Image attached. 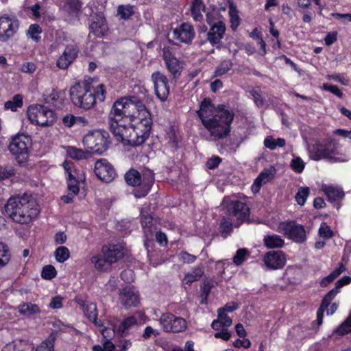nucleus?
Instances as JSON below:
<instances>
[{
	"mask_svg": "<svg viewBox=\"0 0 351 351\" xmlns=\"http://www.w3.org/2000/svg\"><path fill=\"white\" fill-rule=\"evenodd\" d=\"M108 125L118 141L135 147L149 136L152 119L142 99L132 95L114 103L108 114Z\"/></svg>",
	"mask_w": 351,
	"mask_h": 351,
	"instance_id": "nucleus-1",
	"label": "nucleus"
},
{
	"mask_svg": "<svg viewBox=\"0 0 351 351\" xmlns=\"http://www.w3.org/2000/svg\"><path fill=\"white\" fill-rule=\"evenodd\" d=\"M197 114L214 141L225 138L230 134L234 117L232 109L223 104L215 107L211 101L206 98L201 102Z\"/></svg>",
	"mask_w": 351,
	"mask_h": 351,
	"instance_id": "nucleus-2",
	"label": "nucleus"
},
{
	"mask_svg": "<svg viewBox=\"0 0 351 351\" xmlns=\"http://www.w3.org/2000/svg\"><path fill=\"white\" fill-rule=\"evenodd\" d=\"M5 211L13 221L27 224L37 217L40 209L32 195L24 193L11 196L5 205Z\"/></svg>",
	"mask_w": 351,
	"mask_h": 351,
	"instance_id": "nucleus-3",
	"label": "nucleus"
},
{
	"mask_svg": "<svg viewBox=\"0 0 351 351\" xmlns=\"http://www.w3.org/2000/svg\"><path fill=\"white\" fill-rule=\"evenodd\" d=\"M70 97L75 106L90 109L94 106L97 99L99 101H104V86L101 84L95 88L87 81L75 83L70 89Z\"/></svg>",
	"mask_w": 351,
	"mask_h": 351,
	"instance_id": "nucleus-4",
	"label": "nucleus"
},
{
	"mask_svg": "<svg viewBox=\"0 0 351 351\" xmlns=\"http://www.w3.org/2000/svg\"><path fill=\"white\" fill-rule=\"evenodd\" d=\"M339 144L335 139H324L307 145L309 158L315 161L327 160L331 162H339Z\"/></svg>",
	"mask_w": 351,
	"mask_h": 351,
	"instance_id": "nucleus-5",
	"label": "nucleus"
},
{
	"mask_svg": "<svg viewBox=\"0 0 351 351\" xmlns=\"http://www.w3.org/2000/svg\"><path fill=\"white\" fill-rule=\"evenodd\" d=\"M83 143L88 152L101 155L109 148L111 141L107 131L99 130L86 134Z\"/></svg>",
	"mask_w": 351,
	"mask_h": 351,
	"instance_id": "nucleus-6",
	"label": "nucleus"
},
{
	"mask_svg": "<svg viewBox=\"0 0 351 351\" xmlns=\"http://www.w3.org/2000/svg\"><path fill=\"white\" fill-rule=\"evenodd\" d=\"M27 114L32 123L41 126L51 125L55 121L53 111L42 105L30 106Z\"/></svg>",
	"mask_w": 351,
	"mask_h": 351,
	"instance_id": "nucleus-7",
	"label": "nucleus"
},
{
	"mask_svg": "<svg viewBox=\"0 0 351 351\" xmlns=\"http://www.w3.org/2000/svg\"><path fill=\"white\" fill-rule=\"evenodd\" d=\"M32 145V140L29 136L23 134H17L12 137L8 146L10 153L16 158H21L25 160L28 156L29 149Z\"/></svg>",
	"mask_w": 351,
	"mask_h": 351,
	"instance_id": "nucleus-8",
	"label": "nucleus"
},
{
	"mask_svg": "<svg viewBox=\"0 0 351 351\" xmlns=\"http://www.w3.org/2000/svg\"><path fill=\"white\" fill-rule=\"evenodd\" d=\"M19 21L15 16L4 14L0 17V42L6 43L17 33Z\"/></svg>",
	"mask_w": 351,
	"mask_h": 351,
	"instance_id": "nucleus-9",
	"label": "nucleus"
},
{
	"mask_svg": "<svg viewBox=\"0 0 351 351\" xmlns=\"http://www.w3.org/2000/svg\"><path fill=\"white\" fill-rule=\"evenodd\" d=\"M222 206L226 209L228 213L235 217L237 219L244 221L250 217L249 207L239 200L231 199L229 197H225L222 201Z\"/></svg>",
	"mask_w": 351,
	"mask_h": 351,
	"instance_id": "nucleus-10",
	"label": "nucleus"
},
{
	"mask_svg": "<svg viewBox=\"0 0 351 351\" xmlns=\"http://www.w3.org/2000/svg\"><path fill=\"white\" fill-rule=\"evenodd\" d=\"M160 324L167 332H180L186 328V322L180 317L171 313H163L159 319Z\"/></svg>",
	"mask_w": 351,
	"mask_h": 351,
	"instance_id": "nucleus-11",
	"label": "nucleus"
},
{
	"mask_svg": "<svg viewBox=\"0 0 351 351\" xmlns=\"http://www.w3.org/2000/svg\"><path fill=\"white\" fill-rule=\"evenodd\" d=\"M279 228L295 243H301L306 239L304 227L295 221L282 222L279 225Z\"/></svg>",
	"mask_w": 351,
	"mask_h": 351,
	"instance_id": "nucleus-12",
	"label": "nucleus"
},
{
	"mask_svg": "<svg viewBox=\"0 0 351 351\" xmlns=\"http://www.w3.org/2000/svg\"><path fill=\"white\" fill-rule=\"evenodd\" d=\"M94 171L97 178L105 182H112L116 176L114 168L104 158L96 161Z\"/></svg>",
	"mask_w": 351,
	"mask_h": 351,
	"instance_id": "nucleus-13",
	"label": "nucleus"
},
{
	"mask_svg": "<svg viewBox=\"0 0 351 351\" xmlns=\"http://www.w3.org/2000/svg\"><path fill=\"white\" fill-rule=\"evenodd\" d=\"M152 80L154 84V91L160 101H165L169 94V86L167 77L159 71L152 75Z\"/></svg>",
	"mask_w": 351,
	"mask_h": 351,
	"instance_id": "nucleus-14",
	"label": "nucleus"
},
{
	"mask_svg": "<svg viewBox=\"0 0 351 351\" xmlns=\"http://www.w3.org/2000/svg\"><path fill=\"white\" fill-rule=\"evenodd\" d=\"M173 38L182 43L189 44L193 40L195 32L192 25L183 23L171 29Z\"/></svg>",
	"mask_w": 351,
	"mask_h": 351,
	"instance_id": "nucleus-15",
	"label": "nucleus"
},
{
	"mask_svg": "<svg viewBox=\"0 0 351 351\" xmlns=\"http://www.w3.org/2000/svg\"><path fill=\"white\" fill-rule=\"evenodd\" d=\"M68 189L73 195H77L80 191L79 184L84 179V176H78L76 170L73 171L71 165L67 162L63 163Z\"/></svg>",
	"mask_w": 351,
	"mask_h": 351,
	"instance_id": "nucleus-16",
	"label": "nucleus"
},
{
	"mask_svg": "<svg viewBox=\"0 0 351 351\" xmlns=\"http://www.w3.org/2000/svg\"><path fill=\"white\" fill-rule=\"evenodd\" d=\"M226 29L225 23L223 21H218L212 25L206 33V41L209 42L212 46L219 49Z\"/></svg>",
	"mask_w": 351,
	"mask_h": 351,
	"instance_id": "nucleus-17",
	"label": "nucleus"
},
{
	"mask_svg": "<svg viewBox=\"0 0 351 351\" xmlns=\"http://www.w3.org/2000/svg\"><path fill=\"white\" fill-rule=\"evenodd\" d=\"M265 265L270 269L282 268L286 264V256L282 251H269L263 258Z\"/></svg>",
	"mask_w": 351,
	"mask_h": 351,
	"instance_id": "nucleus-18",
	"label": "nucleus"
},
{
	"mask_svg": "<svg viewBox=\"0 0 351 351\" xmlns=\"http://www.w3.org/2000/svg\"><path fill=\"white\" fill-rule=\"evenodd\" d=\"M78 49L75 45H67L62 54L57 60L56 65L60 69H66L75 60Z\"/></svg>",
	"mask_w": 351,
	"mask_h": 351,
	"instance_id": "nucleus-19",
	"label": "nucleus"
},
{
	"mask_svg": "<svg viewBox=\"0 0 351 351\" xmlns=\"http://www.w3.org/2000/svg\"><path fill=\"white\" fill-rule=\"evenodd\" d=\"M119 300L125 308L136 306L139 302L138 293L133 287L128 286L121 290Z\"/></svg>",
	"mask_w": 351,
	"mask_h": 351,
	"instance_id": "nucleus-20",
	"label": "nucleus"
},
{
	"mask_svg": "<svg viewBox=\"0 0 351 351\" xmlns=\"http://www.w3.org/2000/svg\"><path fill=\"white\" fill-rule=\"evenodd\" d=\"M101 252L110 265L117 262L124 255L123 249L119 245H104L102 247Z\"/></svg>",
	"mask_w": 351,
	"mask_h": 351,
	"instance_id": "nucleus-21",
	"label": "nucleus"
},
{
	"mask_svg": "<svg viewBox=\"0 0 351 351\" xmlns=\"http://www.w3.org/2000/svg\"><path fill=\"white\" fill-rule=\"evenodd\" d=\"M339 292V289L335 287V288L327 293L324 297L322 304L317 311V321L318 326H320L323 322V316L326 308L328 307L330 302L335 298Z\"/></svg>",
	"mask_w": 351,
	"mask_h": 351,
	"instance_id": "nucleus-22",
	"label": "nucleus"
},
{
	"mask_svg": "<svg viewBox=\"0 0 351 351\" xmlns=\"http://www.w3.org/2000/svg\"><path fill=\"white\" fill-rule=\"evenodd\" d=\"M90 32L97 37H104L108 31L105 19L101 15H97L90 25Z\"/></svg>",
	"mask_w": 351,
	"mask_h": 351,
	"instance_id": "nucleus-23",
	"label": "nucleus"
},
{
	"mask_svg": "<svg viewBox=\"0 0 351 351\" xmlns=\"http://www.w3.org/2000/svg\"><path fill=\"white\" fill-rule=\"evenodd\" d=\"M83 311L85 316L97 327L102 326V322L97 319L96 304L93 302L83 303Z\"/></svg>",
	"mask_w": 351,
	"mask_h": 351,
	"instance_id": "nucleus-24",
	"label": "nucleus"
},
{
	"mask_svg": "<svg viewBox=\"0 0 351 351\" xmlns=\"http://www.w3.org/2000/svg\"><path fill=\"white\" fill-rule=\"evenodd\" d=\"M274 177L273 170L265 169L262 171L259 176L255 179L252 185V191L254 192H258L261 186L271 180Z\"/></svg>",
	"mask_w": 351,
	"mask_h": 351,
	"instance_id": "nucleus-25",
	"label": "nucleus"
},
{
	"mask_svg": "<svg viewBox=\"0 0 351 351\" xmlns=\"http://www.w3.org/2000/svg\"><path fill=\"white\" fill-rule=\"evenodd\" d=\"M323 191L331 202L341 200L344 197V192L337 186H323Z\"/></svg>",
	"mask_w": 351,
	"mask_h": 351,
	"instance_id": "nucleus-26",
	"label": "nucleus"
},
{
	"mask_svg": "<svg viewBox=\"0 0 351 351\" xmlns=\"http://www.w3.org/2000/svg\"><path fill=\"white\" fill-rule=\"evenodd\" d=\"M263 243L268 249L281 248L285 245V240L280 235L273 234L265 235Z\"/></svg>",
	"mask_w": 351,
	"mask_h": 351,
	"instance_id": "nucleus-27",
	"label": "nucleus"
},
{
	"mask_svg": "<svg viewBox=\"0 0 351 351\" xmlns=\"http://www.w3.org/2000/svg\"><path fill=\"white\" fill-rule=\"evenodd\" d=\"M91 263L94 265L95 268L99 271H108L111 269V265L106 260L104 254H96L91 257Z\"/></svg>",
	"mask_w": 351,
	"mask_h": 351,
	"instance_id": "nucleus-28",
	"label": "nucleus"
},
{
	"mask_svg": "<svg viewBox=\"0 0 351 351\" xmlns=\"http://www.w3.org/2000/svg\"><path fill=\"white\" fill-rule=\"evenodd\" d=\"M125 180L128 185L132 186H139L142 182L140 173L134 169H130L125 174Z\"/></svg>",
	"mask_w": 351,
	"mask_h": 351,
	"instance_id": "nucleus-29",
	"label": "nucleus"
},
{
	"mask_svg": "<svg viewBox=\"0 0 351 351\" xmlns=\"http://www.w3.org/2000/svg\"><path fill=\"white\" fill-rule=\"evenodd\" d=\"M205 9V5L202 0H193L191 5V15L196 21H200L203 19L202 11Z\"/></svg>",
	"mask_w": 351,
	"mask_h": 351,
	"instance_id": "nucleus-30",
	"label": "nucleus"
},
{
	"mask_svg": "<svg viewBox=\"0 0 351 351\" xmlns=\"http://www.w3.org/2000/svg\"><path fill=\"white\" fill-rule=\"evenodd\" d=\"M204 274V271L200 267H194L191 272L185 274L184 281L186 285H191L193 282L200 279Z\"/></svg>",
	"mask_w": 351,
	"mask_h": 351,
	"instance_id": "nucleus-31",
	"label": "nucleus"
},
{
	"mask_svg": "<svg viewBox=\"0 0 351 351\" xmlns=\"http://www.w3.org/2000/svg\"><path fill=\"white\" fill-rule=\"evenodd\" d=\"M20 313L31 316L40 313V310L38 306L31 302L23 303L19 306Z\"/></svg>",
	"mask_w": 351,
	"mask_h": 351,
	"instance_id": "nucleus-32",
	"label": "nucleus"
},
{
	"mask_svg": "<svg viewBox=\"0 0 351 351\" xmlns=\"http://www.w3.org/2000/svg\"><path fill=\"white\" fill-rule=\"evenodd\" d=\"M345 270V267L343 263H340L339 267L335 269L333 271H332L328 276L324 278L321 282L320 285L322 287H325L328 286L331 282H332L335 278H337L343 271Z\"/></svg>",
	"mask_w": 351,
	"mask_h": 351,
	"instance_id": "nucleus-33",
	"label": "nucleus"
},
{
	"mask_svg": "<svg viewBox=\"0 0 351 351\" xmlns=\"http://www.w3.org/2000/svg\"><path fill=\"white\" fill-rule=\"evenodd\" d=\"M1 351H33V348L23 341L15 345L14 342L6 344Z\"/></svg>",
	"mask_w": 351,
	"mask_h": 351,
	"instance_id": "nucleus-34",
	"label": "nucleus"
},
{
	"mask_svg": "<svg viewBox=\"0 0 351 351\" xmlns=\"http://www.w3.org/2000/svg\"><path fill=\"white\" fill-rule=\"evenodd\" d=\"M11 253L8 246L0 242V269L5 267L10 261Z\"/></svg>",
	"mask_w": 351,
	"mask_h": 351,
	"instance_id": "nucleus-35",
	"label": "nucleus"
},
{
	"mask_svg": "<svg viewBox=\"0 0 351 351\" xmlns=\"http://www.w3.org/2000/svg\"><path fill=\"white\" fill-rule=\"evenodd\" d=\"M165 64L173 77L176 78L180 75L182 66L178 59L175 58L170 61L165 62Z\"/></svg>",
	"mask_w": 351,
	"mask_h": 351,
	"instance_id": "nucleus-36",
	"label": "nucleus"
},
{
	"mask_svg": "<svg viewBox=\"0 0 351 351\" xmlns=\"http://www.w3.org/2000/svg\"><path fill=\"white\" fill-rule=\"evenodd\" d=\"M286 144V141L282 138L277 139L272 136H267L264 140V145L270 150H274L277 147H283Z\"/></svg>",
	"mask_w": 351,
	"mask_h": 351,
	"instance_id": "nucleus-37",
	"label": "nucleus"
},
{
	"mask_svg": "<svg viewBox=\"0 0 351 351\" xmlns=\"http://www.w3.org/2000/svg\"><path fill=\"white\" fill-rule=\"evenodd\" d=\"M137 323L136 318L134 316H130L125 319L122 322L120 323L118 328V332L121 336L125 335L127 330L130 327L136 325Z\"/></svg>",
	"mask_w": 351,
	"mask_h": 351,
	"instance_id": "nucleus-38",
	"label": "nucleus"
},
{
	"mask_svg": "<svg viewBox=\"0 0 351 351\" xmlns=\"http://www.w3.org/2000/svg\"><path fill=\"white\" fill-rule=\"evenodd\" d=\"M5 108L10 109L12 111H16L18 108L23 106V97L20 94L15 95L12 100H9L5 103Z\"/></svg>",
	"mask_w": 351,
	"mask_h": 351,
	"instance_id": "nucleus-39",
	"label": "nucleus"
},
{
	"mask_svg": "<svg viewBox=\"0 0 351 351\" xmlns=\"http://www.w3.org/2000/svg\"><path fill=\"white\" fill-rule=\"evenodd\" d=\"M154 182V178L152 176L150 179L147 182H145V179H143V187L141 189H137L134 190V195L136 197L141 198L143 197H145L150 190V188Z\"/></svg>",
	"mask_w": 351,
	"mask_h": 351,
	"instance_id": "nucleus-40",
	"label": "nucleus"
},
{
	"mask_svg": "<svg viewBox=\"0 0 351 351\" xmlns=\"http://www.w3.org/2000/svg\"><path fill=\"white\" fill-rule=\"evenodd\" d=\"M233 63L230 60H224L216 68L215 75L221 76L232 69Z\"/></svg>",
	"mask_w": 351,
	"mask_h": 351,
	"instance_id": "nucleus-41",
	"label": "nucleus"
},
{
	"mask_svg": "<svg viewBox=\"0 0 351 351\" xmlns=\"http://www.w3.org/2000/svg\"><path fill=\"white\" fill-rule=\"evenodd\" d=\"M66 153L70 158L75 160L86 158L88 155V152H85L82 149H77L75 147H69Z\"/></svg>",
	"mask_w": 351,
	"mask_h": 351,
	"instance_id": "nucleus-42",
	"label": "nucleus"
},
{
	"mask_svg": "<svg viewBox=\"0 0 351 351\" xmlns=\"http://www.w3.org/2000/svg\"><path fill=\"white\" fill-rule=\"evenodd\" d=\"M54 255L58 262L64 263L69 258L70 252L66 247L60 246L56 250Z\"/></svg>",
	"mask_w": 351,
	"mask_h": 351,
	"instance_id": "nucleus-43",
	"label": "nucleus"
},
{
	"mask_svg": "<svg viewBox=\"0 0 351 351\" xmlns=\"http://www.w3.org/2000/svg\"><path fill=\"white\" fill-rule=\"evenodd\" d=\"M134 14L133 6L121 5L118 6L117 14L123 19H128Z\"/></svg>",
	"mask_w": 351,
	"mask_h": 351,
	"instance_id": "nucleus-44",
	"label": "nucleus"
},
{
	"mask_svg": "<svg viewBox=\"0 0 351 351\" xmlns=\"http://www.w3.org/2000/svg\"><path fill=\"white\" fill-rule=\"evenodd\" d=\"M42 32V28L38 24H32L29 27L27 36L31 38L35 42H38L40 40V36H38Z\"/></svg>",
	"mask_w": 351,
	"mask_h": 351,
	"instance_id": "nucleus-45",
	"label": "nucleus"
},
{
	"mask_svg": "<svg viewBox=\"0 0 351 351\" xmlns=\"http://www.w3.org/2000/svg\"><path fill=\"white\" fill-rule=\"evenodd\" d=\"M55 337L53 335L43 341L39 346L36 348V351H53L54 349Z\"/></svg>",
	"mask_w": 351,
	"mask_h": 351,
	"instance_id": "nucleus-46",
	"label": "nucleus"
},
{
	"mask_svg": "<svg viewBox=\"0 0 351 351\" xmlns=\"http://www.w3.org/2000/svg\"><path fill=\"white\" fill-rule=\"evenodd\" d=\"M351 332V313L347 319L334 331L339 335H344Z\"/></svg>",
	"mask_w": 351,
	"mask_h": 351,
	"instance_id": "nucleus-47",
	"label": "nucleus"
},
{
	"mask_svg": "<svg viewBox=\"0 0 351 351\" xmlns=\"http://www.w3.org/2000/svg\"><path fill=\"white\" fill-rule=\"evenodd\" d=\"M308 195L309 189L308 187H301L296 193L295 200L299 205L303 206Z\"/></svg>",
	"mask_w": 351,
	"mask_h": 351,
	"instance_id": "nucleus-48",
	"label": "nucleus"
},
{
	"mask_svg": "<svg viewBox=\"0 0 351 351\" xmlns=\"http://www.w3.org/2000/svg\"><path fill=\"white\" fill-rule=\"evenodd\" d=\"M219 230L221 236L226 238L232 231V222L227 219H223L219 225Z\"/></svg>",
	"mask_w": 351,
	"mask_h": 351,
	"instance_id": "nucleus-49",
	"label": "nucleus"
},
{
	"mask_svg": "<svg viewBox=\"0 0 351 351\" xmlns=\"http://www.w3.org/2000/svg\"><path fill=\"white\" fill-rule=\"evenodd\" d=\"M248 252L245 248L239 249L236 254L233 256V263L236 265H241L245 261L246 256L248 255Z\"/></svg>",
	"mask_w": 351,
	"mask_h": 351,
	"instance_id": "nucleus-50",
	"label": "nucleus"
},
{
	"mask_svg": "<svg viewBox=\"0 0 351 351\" xmlns=\"http://www.w3.org/2000/svg\"><path fill=\"white\" fill-rule=\"evenodd\" d=\"M290 166L295 172L302 173L304 169L305 163L300 157H295L291 160Z\"/></svg>",
	"mask_w": 351,
	"mask_h": 351,
	"instance_id": "nucleus-51",
	"label": "nucleus"
},
{
	"mask_svg": "<svg viewBox=\"0 0 351 351\" xmlns=\"http://www.w3.org/2000/svg\"><path fill=\"white\" fill-rule=\"evenodd\" d=\"M56 276L55 267L51 265H46L43 268L41 276L46 280H51Z\"/></svg>",
	"mask_w": 351,
	"mask_h": 351,
	"instance_id": "nucleus-52",
	"label": "nucleus"
},
{
	"mask_svg": "<svg viewBox=\"0 0 351 351\" xmlns=\"http://www.w3.org/2000/svg\"><path fill=\"white\" fill-rule=\"evenodd\" d=\"M178 258L180 261L184 263L190 264L196 261L197 256L184 251L179 254Z\"/></svg>",
	"mask_w": 351,
	"mask_h": 351,
	"instance_id": "nucleus-53",
	"label": "nucleus"
},
{
	"mask_svg": "<svg viewBox=\"0 0 351 351\" xmlns=\"http://www.w3.org/2000/svg\"><path fill=\"white\" fill-rule=\"evenodd\" d=\"M319 234L321 237L329 239L333 236V232L330 228L326 223H322L319 228Z\"/></svg>",
	"mask_w": 351,
	"mask_h": 351,
	"instance_id": "nucleus-54",
	"label": "nucleus"
},
{
	"mask_svg": "<svg viewBox=\"0 0 351 351\" xmlns=\"http://www.w3.org/2000/svg\"><path fill=\"white\" fill-rule=\"evenodd\" d=\"M217 312V318L221 322H223V326H225V327L231 326L232 323V319L223 311V310L218 309Z\"/></svg>",
	"mask_w": 351,
	"mask_h": 351,
	"instance_id": "nucleus-55",
	"label": "nucleus"
},
{
	"mask_svg": "<svg viewBox=\"0 0 351 351\" xmlns=\"http://www.w3.org/2000/svg\"><path fill=\"white\" fill-rule=\"evenodd\" d=\"M15 171L12 167H0V180L14 175Z\"/></svg>",
	"mask_w": 351,
	"mask_h": 351,
	"instance_id": "nucleus-56",
	"label": "nucleus"
},
{
	"mask_svg": "<svg viewBox=\"0 0 351 351\" xmlns=\"http://www.w3.org/2000/svg\"><path fill=\"white\" fill-rule=\"evenodd\" d=\"M66 5L71 12H77L82 8V4L79 0H66Z\"/></svg>",
	"mask_w": 351,
	"mask_h": 351,
	"instance_id": "nucleus-57",
	"label": "nucleus"
},
{
	"mask_svg": "<svg viewBox=\"0 0 351 351\" xmlns=\"http://www.w3.org/2000/svg\"><path fill=\"white\" fill-rule=\"evenodd\" d=\"M323 88L335 95L339 98H341L343 96V93L341 92L340 89L337 85L324 84L323 85Z\"/></svg>",
	"mask_w": 351,
	"mask_h": 351,
	"instance_id": "nucleus-58",
	"label": "nucleus"
},
{
	"mask_svg": "<svg viewBox=\"0 0 351 351\" xmlns=\"http://www.w3.org/2000/svg\"><path fill=\"white\" fill-rule=\"evenodd\" d=\"M250 94L253 97L254 101L258 107H263L265 103L264 98L261 96L260 93L256 90H252Z\"/></svg>",
	"mask_w": 351,
	"mask_h": 351,
	"instance_id": "nucleus-59",
	"label": "nucleus"
},
{
	"mask_svg": "<svg viewBox=\"0 0 351 351\" xmlns=\"http://www.w3.org/2000/svg\"><path fill=\"white\" fill-rule=\"evenodd\" d=\"M28 9L32 12V15L36 19L40 18L42 14H44V10L38 3L29 6Z\"/></svg>",
	"mask_w": 351,
	"mask_h": 351,
	"instance_id": "nucleus-60",
	"label": "nucleus"
},
{
	"mask_svg": "<svg viewBox=\"0 0 351 351\" xmlns=\"http://www.w3.org/2000/svg\"><path fill=\"white\" fill-rule=\"evenodd\" d=\"M218 16H219L218 13L215 11L206 13V16L207 23L210 27H212V25L218 23V21H220L217 18Z\"/></svg>",
	"mask_w": 351,
	"mask_h": 351,
	"instance_id": "nucleus-61",
	"label": "nucleus"
},
{
	"mask_svg": "<svg viewBox=\"0 0 351 351\" xmlns=\"http://www.w3.org/2000/svg\"><path fill=\"white\" fill-rule=\"evenodd\" d=\"M163 59L165 62L176 58L173 49L169 47H165L162 49Z\"/></svg>",
	"mask_w": 351,
	"mask_h": 351,
	"instance_id": "nucleus-62",
	"label": "nucleus"
},
{
	"mask_svg": "<svg viewBox=\"0 0 351 351\" xmlns=\"http://www.w3.org/2000/svg\"><path fill=\"white\" fill-rule=\"evenodd\" d=\"M221 162V158L219 156H213L210 158L206 162V167L209 169H214L217 168L220 162Z\"/></svg>",
	"mask_w": 351,
	"mask_h": 351,
	"instance_id": "nucleus-63",
	"label": "nucleus"
},
{
	"mask_svg": "<svg viewBox=\"0 0 351 351\" xmlns=\"http://www.w3.org/2000/svg\"><path fill=\"white\" fill-rule=\"evenodd\" d=\"M36 70V65L33 62H25L21 65V71L25 73H32Z\"/></svg>",
	"mask_w": 351,
	"mask_h": 351,
	"instance_id": "nucleus-64",
	"label": "nucleus"
}]
</instances>
